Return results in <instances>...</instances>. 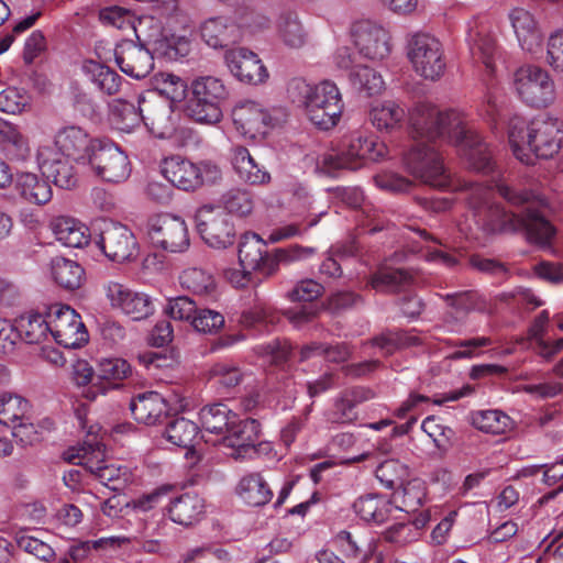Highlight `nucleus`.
<instances>
[{
    "label": "nucleus",
    "mask_w": 563,
    "mask_h": 563,
    "mask_svg": "<svg viewBox=\"0 0 563 563\" xmlns=\"http://www.w3.org/2000/svg\"><path fill=\"white\" fill-rule=\"evenodd\" d=\"M545 60L554 71L563 73V31H555L549 36Z\"/></svg>",
    "instance_id": "62"
},
{
    "label": "nucleus",
    "mask_w": 563,
    "mask_h": 563,
    "mask_svg": "<svg viewBox=\"0 0 563 563\" xmlns=\"http://www.w3.org/2000/svg\"><path fill=\"white\" fill-rule=\"evenodd\" d=\"M31 317H19L13 322L0 319V352L12 353L22 339L23 328L31 325Z\"/></svg>",
    "instance_id": "46"
},
{
    "label": "nucleus",
    "mask_w": 563,
    "mask_h": 563,
    "mask_svg": "<svg viewBox=\"0 0 563 563\" xmlns=\"http://www.w3.org/2000/svg\"><path fill=\"white\" fill-rule=\"evenodd\" d=\"M55 341L67 349H79L84 346L89 334L81 317L75 309H66L62 319L55 325V332L52 334Z\"/></svg>",
    "instance_id": "26"
},
{
    "label": "nucleus",
    "mask_w": 563,
    "mask_h": 563,
    "mask_svg": "<svg viewBox=\"0 0 563 563\" xmlns=\"http://www.w3.org/2000/svg\"><path fill=\"white\" fill-rule=\"evenodd\" d=\"M353 36L360 54L368 59H383L390 53L388 32L371 21L356 23Z\"/></svg>",
    "instance_id": "19"
},
{
    "label": "nucleus",
    "mask_w": 563,
    "mask_h": 563,
    "mask_svg": "<svg viewBox=\"0 0 563 563\" xmlns=\"http://www.w3.org/2000/svg\"><path fill=\"white\" fill-rule=\"evenodd\" d=\"M471 423L478 430L492 433L503 434L511 429V419L499 410H484L472 413Z\"/></svg>",
    "instance_id": "43"
},
{
    "label": "nucleus",
    "mask_w": 563,
    "mask_h": 563,
    "mask_svg": "<svg viewBox=\"0 0 563 563\" xmlns=\"http://www.w3.org/2000/svg\"><path fill=\"white\" fill-rule=\"evenodd\" d=\"M514 85L519 98L528 106L545 108L555 100V86L550 74L534 65H526L514 74Z\"/></svg>",
    "instance_id": "8"
},
{
    "label": "nucleus",
    "mask_w": 563,
    "mask_h": 563,
    "mask_svg": "<svg viewBox=\"0 0 563 563\" xmlns=\"http://www.w3.org/2000/svg\"><path fill=\"white\" fill-rule=\"evenodd\" d=\"M266 247V243L255 233H246L241 238L239 243V262L243 268V274L238 275L240 277L235 280L238 286L245 285L252 271H257L267 277L269 276L268 268L272 255L268 254Z\"/></svg>",
    "instance_id": "16"
},
{
    "label": "nucleus",
    "mask_w": 563,
    "mask_h": 563,
    "mask_svg": "<svg viewBox=\"0 0 563 563\" xmlns=\"http://www.w3.org/2000/svg\"><path fill=\"white\" fill-rule=\"evenodd\" d=\"M186 114L202 124H217L222 120V106L229 98V90L222 79L201 76L194 79L188 88Z\"/></svg>",
    "instance_id": "6"
},
{
    "label": "nucleus",
    "mask_w": 563,
    "mask_h": 563,
    "mask_svg": "<svg viewBox=\"0 0 563 563\" xmlns=\"http://www.w3.org/2000/svg\"><path fill=\"white\" fill-rule=\"evenodd\" d=\"M407 55L415 71L426 79H439L445 70L442 45L428 33L413 34L407 44Z\"/></svg>",
    "instance_id": "9"
},
{
    "label": "nucleus",
    "mask_w": 563,
    "mask_h": 563,
    "mask_svg": "<svg viewBox=\"0 0 563 563\" xmlns=\"http://www.w3.org/2000/svg\"><path fill=\"white\" fill-rule=\"evenodd\" d=\"M191 325L201 333H216L224 325V317L211 309H198Z\"/></svg>",
    "instance_id": "58"
},
{
    "label": "nucleus",
    "mask_w": 563,
    "mask_h": 563,
    "mask_svg": "<svg viewBox=\"0 0 563 563\" xmlns=\"http://www.w3.org/2000/svg\"><path fill=\"white\" fill-rule=\"evenodd\" d=\"M86 164L98 177L108 183H122L131 174L128 156L115 144L106 140L95 143Z\"/></svg>",
    "instance_id": "10"
},
{
    "label": "nucleus",
    "mask_w": 563,
    "mask_h": 563,
    "mask_svg": "<svg viewBox=\"0 0 563 563\" xmlns=\"http://www.w3.org/2000/svg\"><path fill=\"white\" fill-rule=\"evenodd\" d=\"M132 373L131 365L123 358H104L99 362L97 376L101 380L117 382L128 378Z\"/></svg>",
    "instance_id": "53"
},
{
    "label": "nucleus",
    "mask_w": 563,
    "mask_h": 563,
    "mask_svg": "<svg viewBox=\"0 0 563 563\" xmlns=\"http://www.w3.org/2000/svg\"><path fill=\"white\" fill-rule=\"evenodd\" d=\"M165 435L170 443L189 448L198 435V426L184 417L176 418L167 424Z\"/></svg>",
    "instance_id": "47"
},
{
    "label": "nucleus",
    "mask_w": 563,
    "mask_h": 563,
    "mask_svg": "<svg viewBox=\"0 0 563 563\" xmlns=\"http://www.w3.org/2000/svg\"><path fill=\"white\" fill-rule=\"evenodd\" d=\"M98 245L102 253L112 262H132L139 255V243L134 233L119 222H104Z\"/></svg>",
    "instance_id": "13"
},
{
    "label": "nucleus",
    "mask_w": 563,
    "mask_h": 563,
    "mask_svg": "<svg viewBox=\"0 0 563 563\" xmlns=\"http://www.w3.org/2000/svg\"><path fill=\"white\" fill-rule=\"evenodd\" d=\"M352 87L366 96L379 93L384 88V80L376 70L368 66L354 67L349 75Z\"/></svg>",
    "instance_id": "44"
},
{
    "label": "nucleus",
    "mask_w": 563,
    "mask_h": 563,
    "mask_svg": "<svg viewBox=\"0 0 563 563\" xmlns=\"http://www.w3.org/2000/svg\"><path fill=\"white\" fill-rule=\"evenodd\" d=\"M100 139H90L89 135L76 125L65 126L55 135V145L67 157L86 164L90 157V150Z\"/></svg>",
    "instance_id": "23"
},
{
    "label": "nucleus",
    "mask_w": 563,
    "mask_h": 563,
    "mask_svg": "<svg viewBox=\"0 0 563 563\" xmlns=\"http://www.w3.org/2000/svg\"><path fill=\"white\" fill-rule=\"evenodd\" d=\"M106 296L113 308L120 309L134 321L147 319L154 313V303L145 292L134 291L125 285L110 282Z\"/></svg>",
    "instance_id": "15"
},
{
    "label": "nucleus",
    "mask_w": 563,
    "mask_h": 563,
    "mask_svg": "<svg viewBox=\"0 0 563 563\" xmlns=\"http://www.w3.org/2000/svg\"><path fill=\"white\" fill-rule=\"evenodd\" d=\"M198 311L196 302L187 296H179L174 299H169L166 307L168 316L175 320H185L192 322Z\"/></svg>",
    "instance_id": "60"
},
{
    "label": "nucleus",
    "mask_w": 563,
    "mask_h": 563,
    "mask_svg": "<svg viewBox=\"0 0 563 563\" xmlns=\"http://www.w3.org/2000/svg\"><path fill=\"white\" fill-rule=\"evenodd\" d=\"M147 235L155 247L169 252H184L189 246L185 221L169 213L156 214L147 221Z\"/></svg>",
    "instance_id": "12"
},
{
    "label": "nucleus",
    "mask_w": 563,
    "mask_h": 563,
    "mask_svg": "<svg viewBox=\"0 0 563 563\" xmlns=\"http://www.w3.org/2000/svg\"><path fill=\"white\" fill-rule=\"evenodd\" d=\"M196 229L211 247L227 249L235 241V229L229 216L219 207L202 206L195 216Z\"/></svg>",
    "instance_id": "11"
},
{
    "label": "nucleus",
    "mask_w": 563,
    "mask_h": 563,
    "mask_svg": "<svg viewBox=\"0 0 563 563\" xmlns=\"http://www.w3.org/2000/svg\"><path fill=\"white\" fill-rule=\"evenodd\" d=\"M211 377L225 388L238 386L243 379L241 369L232 363L219 362L210 369Z\"/></svg>",
    "instance_id": "56"
},
{
    "label": "nucleus",
    "mask_w": 563,
    "mask_h": 563,
    "mask_svg": "<svg viewBox=\"0 0 563 563\" xmlns=\"http://www.w3.org/2000/svg\"><path fill=\"white\" fill-rule=\"evenodd\" d=\"M389 504L378 495L367 494L361 496L353 504V509L365 521L376 523L384 522L387 519Z\"/></svg>",
    "instance_id": "42"
},
{
    "label": "nucleus",
    "mask_w": 563,
    "mask_h": 563,
    "mask_svg": "<svg viewBox=\"0 0 563 563\" xmlns=\"http://www.w3.org/2000/svg\"><path fill=\"white\" fill-rule=\"evenodd\" d=\"M395 495L401 497V509L406 512L416 511L424 498L423 487L418 481H407Z\"/></svg>",
    "instance_id": "55"
},
{
    "label": "nucleus",
    "mask_w": 563,
    "mask_h": 563,
    "mask_svg": "<svg viewBox=\"0 0 563 563\" xmlns=\"http://www.w3.org/2000/svg\"><path fill=\"white\" fill-rule=\"evenodd\" d=\"M239 495L251 506H264L271 501L273 492L258 473L244 476L238 487Z\"/></svg>",
    "instance_id": "34"
},
{
    "label": "nucleus",
    "mask_w": 563,
    "mask_h": 563,
    "mask_svg": "<svg viewBox=\"0 0 563 563\" xmlns=\"http://www.w3.org/2000/svg\"><path fill=\"white\" fill-rule=\"evenodd\" d=\"M30 104V97L21 89L9 87L0 92V111L21 113Z\"/></svg>",
    "instance_id": "54"
},
{
    "label": "nucleus",
    "mask_w": 563,
    "mask_h": 563,
    "mask_svg": "<svg viewBox=\"0 0 563 563\" xmlns=\"http://www.w3.org/2000/svg\"><path fill=\"white\" fill-rule=\"evenodd\" d=\"M232 164L240 178L245 183L266 185L271 181L269 173L258 166L246 147L238 146L234 150Z\"/></svg>",
    "instance_id": "30"
},
{
    "label": "nucleus",
    "mask_w": 563,
    "mask_h": 563,
    "mask_svg": "<svg viewBox=\"0 0 563 563\" xmlns=\"http://www.w3.org/2000/svg\"><path fill=\"white\" fill-rule=\"evenodd\" d=\"M142 122L158 139H170L177 130L178 117L168 100L148 92L141 96Z\"/></svg>",
    "instance_id": "14"
},
{
    "label": "nucleus",
    "mask_w": 563,
    "mask_h": 563,
    "mask_svg": "<svg viewBox=\"0 0 563 563\" xmlns=\"http://www.w3.org/2000/svg\"><path fill=\"white\" fill-rule=\"evenodd\" d=\"M14 189L18 205L30 203V207H20V221L25 228L33 231L35 229V214L32 205L35 199V175L32 173L19 174Z\"/></svg>",
    "instance_id": "29"
},
{
    "label": "nucleus",
    "mask_w": 563,
    "mask_h": 563,
    "mask_svg": "<svg viewBox=\"0 0 563 563\" xmlns=\"http://www.w3.org/2000/svg\"><path fill=\"white\" fill-rule=\"evenodd\" d=\"M163 176L176 188L196 191L203 186L217 184L222 178L220 167L211 162L192 163L174 155L162 162Z\"/></svg>",
    "instance_id": "7"
},
{
    "label": "nucleus",
    "mask_w": 563,
    "mask_h": 563,
    "mask_svg": "<svg viewBox=\"0 0 563 563\" xmlns=\"http://www.w3.org/2000/svg\"><path fill=\"white\" fill-rule=\"evenodd\" d=\"M234 26L225 16H213L200 25V35L203 42L212 48H222L232 42Z\"/></svg>",
    "instance_id": "33"
},
{
    "label": "nucleus",
    "mask_w": 563,
    "mask_h": 563,
    "mask_svg": "<svg viewBox=\"0 0 563 563\" xmlns=\"http://www.w3.org/2000/svg\"><path fill=\"white\" fill-rule=\"evenodd\" d=\"M411 134L417 142L404 155L406 170L422 184L446 188L450 176L441 155L427 142L443 140L454 144L471 168L482 173L493 169V156L488 145L455 110L440 111L435 106L421 102L410 112Z\"/></svg>",
    "instance_id": "1"
},
{
    "label": "nucleus",
    "mask_w": 563,
    "mask_h": 563,
    "mask_svg": "<svg viewBox=\"0 0 563 563\" xmlns=\"http://www.w3.org/2000/svg\"><path fill=\"white\" fill-rule=\"evenodd\" d=\"M66 309H70V307L62 303H41L37 306V327H44V331L53 334L55 325L62 319Z\"/></svg>",
    "instance_id": "59"
},
{
    "label": "nucleus",
    "mask_w": 563,
    "mask_h": 563,
    "mask_svg": "<svg viewBox=\"0 0 563 563\" xmlns=\"http://www.w3.org/2000/svg\"><path fill=\"white\" fill-rule=\"evenodd\" d=\"M449 306L456 310L457 313L463 316L467 314L476 306V292L475 291H459L441 296Z\"/></svg>",
    "instance_id": "64"
},
{
    "label": "nucleus",
    "mask_w": 563,
    "mask_h": 563,
    "mask_svg": "<svg viewBox=\"0 0 563 563\" xmlns=\"http://www.w3.org/2000/svg\"><path fill=\"white\" fill-rule=\"evenodd\" d=\"M261 429L257 420L247 418L240 420L238 417L232 419L230 427L223 434L224 445L236 449L239 455L254 450L260 440Z\"/></svg>",
    "instance_id": "25"
},
{
    "label": "nucleus",
    "mask_w": 563,
    "mask_h": 563,
    "mask_svg": "<svg viewBox=\"0 0 563 563\" xmlns=\"http://www.w3.org/2000/svg\"><path fill=\"white\" fill-rule=\"evenodd\" d=\"M180 283L188 290L196 295L209 296L216 290V283L212 275L201 268H188L183 272Z\"/></svg>",
    "instance_id": "51"
},
{
    "label": "nucleus",
    "mask_w": 563,
    "mask_h": 563,
    "mask_svg": "<svg viewBox=\"0 0 563 563\" xmlns=\"http://www.w3.org/2000/svg\"><path fill=\"white\" fill-rule=\"evenodd\" d=\"M411 282V275L402 268H382L369 277L368 284L377 291L397 292L405 290Z\"/></svg>",
    "instance_id": "36"
},
{
    "label": "nucleus",
    "mask_w": 563,
    "mask_h": 563,
    "mask_svg": "<svg viewBox=\"0 0 563 563\" xmlns=\"http://www.w3.org/2000/svg\"><path fill=\"white\" fill-rule=\"evenodd\" d=\"M42 272L48 280L66 291L79 289L86 280L84 267L78 262L62 255L44 260Z\"/></svg>",
    "instance_id": "18"
},
{
    "label": "nucleus",
    "mask_w": 563,
    "mask_h": 563,
    "mask_svg": "<svg viewBox=\"0 0 563 563\" xmlns=\"http://www.w3.org/2000/svg\"><path fill=\"white\" fill-rule=\"evenodd\" d=\"M466 192L473 209L486 208L485 228L490 233L523 232L530 242L547 244L554 234L552 224L534 208L531 191L496 184L494 187L464 181L460 188Z\"/></svg>",
    "instance_id": "2"
},
{
    "label": "nucleus",
    "mask_w": 563,
    "mask_h": 563,
    "mask_svg": "<svg viewBox=\"0 0 563 563\" xmlns=\"http://www.w3.org/2000/svg\"><path fill=\"white\" fill-rule=\"evenodd\" d=\"M202 499L194 494H184L175 498L168 508L169 517L174 522L189 526L202 514Z\"/></svg>",
    "instance_id": "35"
},
{
    "label": "nucleus",
    "mask_w": 563,
    "mask_h": 563,
    "mask_svg": "<svg viewBox=\"0 0 563 563\" xmlns=\"http://www.w3.org/2000/svg\"><path fill=\"white\" fill-rule=\"evenodd\" d=\"M85 68L91 75L92 81L101 91L107 95H114L119 91L121 77L114 70L92 60L87 63Z\"/></svg>",
    "instance_id": "50"
},
{
    "label": "nucleus",
    "mask_w": 563,
    "mask_h": 563,
    "mask_svg": "<svg viewBox=\"0 0 563 563\" xmlns=\"http://www.w3.org/2000/svg\"><path fill=\"white\" fill-rule=\"evenodd\" d=\"M470 51L472 56L482 62L489 70L494 69L496 42L493 36L482 31L470 33Z\"/></svg>",
    "instance_id": "48"
},
{
    "label": "nucleus",
    "mask_w": 563,
    "mask_h": 563,
    "mask_svg": "<svg viewBox=\"0 0 563 563\" xmlns=\"http://www.w3.org/2000/svg\"><path fill=\"white\" fill-rule=\"evenodd\" d=\"M232 120L238 131L255 139L267 133L272 117L258 103L245 101L233 108Z\"/></svg>",
    "instance_id": "21"
},
{
    "label": "nucleus",
    "mask_w": 563,
    "mask_h": 563,
    "mask_svg": "<svg viewBox=\"0 0 563 563\" xmlns=\"http://www.w3.org/2000/svg\"><path fill=\"white\" fill-rule=\"evenodd\" d=\"M511 25L521 47L536 53L542 45L543 35L533 15L525 9L516 8L509 14Z\"/></svg>",
    "instance_id": "27"
},
{
    "label": "nucleus",
    "mask_w": 563,
    "mask_h": 563,
    "mask_svg": "<svg viewBox=\"0 0 563 563\" xmlns=\"http://www.w3.org/2000/svg\"><path fill=\"white\" fill-rule=\"evenodd\" d=\"M385 152V144L376 137L355 132L345 136L338 150L320 155L316 170L329 176H334L341 169L355 170L363 165L364 159L377 161Z\"/></svg>",
    "instance_id": "5"
},
{
    "label": "nucleus",
    "mask_w": 563,
    "mask_h": 563,
    "mask_svg": "<svg viewBox=\"0 0 563 563\" xmlns=\"http://www.w3.org/2000/svg\"><path fill=\"white\" fill-rule=\"evenodd\" d=\"M377 479L388 489L395 493L408 481V467L397 460H386L376 468Z\"/></svg>",
    "instance_id": "45"
},
{
    "label": "nucleus",
    "mask_w": 563,
    "mask_h": 563,
    "mask_svg": "<svg viewBox=\"0 0 563 563\" xmlns=\"http://www.w3.org/2000/svg\"><path fill=\"white\" fill-rule=\"evenodd\" d=\"M362 301V297L353 291H338L332 294L323 303L327 311L332 314H340L343 311L353 308Z\"/></svg>",
    "instance_id": "61"
},
{
    "label": "nucleus",
    "mask_w": 563,
    "mask_h": 563,
    "mask_svg": "<svg viewBox=\"0 0 563 563\" xmlns=\"http://www.w3.org/2000/svg\"><path fill=\"white\" fill-rule=\"evenodd\" d=\"M115 63L128 76L142 79L154 68V58L151 52L143 45L132 40H124L115 46Z\"/></svg>",
    "instance_id": "17"
},
{
    "label": "nucleus",
    "mask_w": 563,
    "mask_h": 563,
    "mask_svg": "<svg viewBox=\"0 0 563 563\" xmlns=\"http://www.w3.org/2000/svg\"><path fill=\"white\" fill-rule=\"evenodd\" d=\"M227 65L234 77L240 81L257 85L267 77V69L257 55L247 48L238 47L225 54Z\"/></svg>",
    "instance_id": "20"
},
{
    "label": "nucleus",
    "mask_w": 563,
    "mask_h": 563,
    "mask_svg": "<svg viewBox=\"0 0 563 563\" xmlns=\"http://www.w3.org/2000/svg\"><path fill=\"white\" fill-rule=\"evenodd\" d=\"M46 225L56 240L65 246L82 249L90 242L91 234L89 228L71 217H51Z\"/></svg>",
    "instance_id": "24"
},
{
    "label": "nucleus",
    "mask_w": 563,
    "mask_h": 563,
    "mask_svg": "<svg viewBox=\"0 0 563 563\" xmlns=\"http://www.w3.org/2000/svg\"><path fill=\"white\" fill-rule=\"evenodd\" d=\"M369 121L379 131H391L401 125L406 110L394 100H387L372 107Z\"/></svg>",
    "instance_id": "32"
},
{
    "label": "nucleus",
    "mask_w": 563,
    "mask_h": 563,
    "mask_svg": "<svg viewBox=\"0 0 563 563\" xmlns=\"http://www.w3.org/2000/svg\"><path fill=\"white\" fill-rule=\"evenodd\" d=\"M133 418L146 426L162 422L169 412L167 400L157 391L140 393L131 398L129 404Z\"/></svg>",
    "instance_id": "22"
},
{
    "label": "nucleus",
    "mask_w": 563,
    "mask_h": 563,
    "mask_svg": "<svg viewBox=\"0 0 563 563\" xmlns=\"http://www.w3.org/2000/svg\"><path fill=\"white\" fill-rule=\"evenodd\" d=\"M202 428L216 434H224L232 419L236 418L231 409L223 404H213L203 407L199 412Z\"/></svg>",
    "instance_id": "37"
},
{
    "label": "nucleus",
    "mask_w": 563,
    "mask_h": 563,
    "mask_svg": "<svg viewBox=\"0 0 563 563\" xmlns=\"http://www.w3.org/2000/svg\"><path fill=\"white\" fill-rule=\"evenodd\" d=\"M220 201L229 213L241 218L249 216L254 206L250 192L240 188L228 190L222 195Z\"/></svg>",
    "instance_id": "52"
},
{
    "label": "nucleus",
    "mask_w": 563,
    "mask_h": 563,
    "mask_svg": "<svg viewBox=\"0 0 563 563\" xmlns=\"http://www.w3.org/2000/svg\"><path fill=\"white\" fill-rule=\"evenodd\" d=\"M38 168L42 178H46L51 184L59 188L70 189L77 185L74 167L66 161H44L38 165Z\"/></svg>",
    "instance_id": "38"
},
{
    "label": "nucleus",
    "mask_w": 563,
    "mask_h": 563,
    "mask_svg": "<svg viewBox=\"0 0 563 563\" xmlns=\"http://www.w3.org/2000/svg\"><path fill=\"white\" fill-rule=\"evenodd\" d=\"M368 343L380 349L385 356H389L398 350L421 345L422 340L418 335L405 330L388 329L373 336Z\"/></svg>",
    "instance_id": "31"
},
{
    "label": "nucleus",
    "mask_w": 563,
    "mask_h": 563,
    "mask_svg": "<svg viewBox=\"0 0 563 563\" xmlns=\"http://www.w3.org/2000/svg\"><path fill=\"white\" fill-rule=\"evenodd\" d=\"M139 106L123 99H117L111 104L112 121L117 129L130 133L142 122L141 96L137 98Z\"/></svg>",
    "instance_id": "39"
},
{
    "label": "nucleus",
    "mask_w": 563,
    "mask_h": 563,
    "mask_svg": "<svg viewBox=\"0 0 563 563\" xmlns=\"http://www.w3.org/2000/svg\"><path fill=\"white\" fill-rule=\"evenodd\" d=\"M314 254V247L302 246L299 244H292L289 245L288 247L276 249L272 254L268 275H274L278 271L280 264L290 265L292 263L309 258Z\"/></svg>",
    "instance_id": "49"
},
{
    "label": "nucleus",
    "mask_w": 563,
    "mask_h": 563,
    "mask_svg": "<svg viewBox=\"0 0 563 563\" xmlns=\"http://www.w3.org/2000/svg\"><path fill=\"white\" fill-rule=\"evenodd\" d=\"M276 27L278 38L289 49H299L308 43L309 32L297 12H283L278 16Z\"/></svg>",
    "instance_id": "28"
},
{
    "label": "nucleus",
    "mask_w": 563,
    "mask_h": 563,
    "mask_svg": "<svg viewBox=\"0 0 563 563\" xmlns=\"http://www.w3.org/2000/svg\"><path fill=\"white\" fill-rule=\"evenodd\" d=\"M154 79L155 90L153 92L172 104L180 102L187 97L189 87L180 77L169 73H159Z\"/></svg>",
    "instance_id": "41"
},
{
    "label": "nucleus",
    "mask_w": 563,
    "mask_h": 563,
    "mask_svg": "<svg viewBox=\"0 0 563 563\" xmlns=\"http://www.w3.org/2000/svg\"><path fill=\"white\" fill-rule=\"evenodd\" d=\"M32 416L30 402L18 395L3 394L0 396V423L13 426Z\"/></svg>",
    "instance_id": "40"
},
{
    "label": "nucleus",
    "mask_w": 563,
    "mask_h": 563,
    "mask_svg": "<svg viewBox=\"0 0 563 563\" xmlns=\"http://www.w3.org/2000/svg\"><path fill=\"white\" fill-rule=\"evenodd\" d=\"M561 125L555 119H538L528 123L514 117L508 123V139L514 155L526 165L536 158H551L559 153L562 143Z\"/></svg>",
    "instance_id": "3"
},
{
    "label": "nucleus",
    "mask_w": 563,
    "mask_h": 563,
    "mask_svg": "<svg viewBox=\"0 0 563 563\" xmlns=\"http://www.w3.org/2000/svg\"><path fill=\"white\" fill-rule=\"evenodd\" d=\"M290 101L303 108L308 119L318 128L329 130L336 125L343 111V101L335 84L324 80L317 86L294 78L287 86Z\"/></svg>",
    "instance_id": "4"
},
{
    "label": "nucleus",
    "mask_w": 563,
    "mask_h": 563,
    "mask_svg": "<svg viewBox=\"0 0 563 563\" xmlns=\"http://www.w3.org/2000/svg\"><path fill=\"white\" fill-rule=\"evenodd\" d=\"M422 429L433 439L439 450L445 452L452 445L454 431L450 427L439 424L434 417L426 418L422 422Z\"/></svg>",
    "instance_id": "57"
},
{
    "label": "nucleus",
    "mask_w": 563,
    "mask_h": 563,
    "mask_svg": "<svg viewBox=\"0 0 563 563\" xmlns=\"http://www.w3.org/2000/svg\"><path fill=\"white\" fill-rule=\"evenodd\" d=\"M324 287L313 279L299 282L289 292L291 301H313L322 296Z\"/></svg>",
    "instance_id": "63"
}]
</instances>
